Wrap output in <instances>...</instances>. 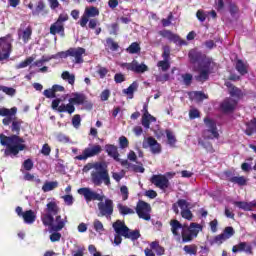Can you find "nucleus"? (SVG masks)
I'll use <instances>...</instances> for the list:
<instances>
[{
    "instance_id": "20",
    "label": "nucleus",
    "mask_w": 256,
    "mask_h": 256,
    "mask_svg": "<svg viewBox=\"0 0 256 256\" xmlns=\"http://www.w3.org/2000/svg\"><path fill=\"white\" fill-rule=\"evenodd\" d=\"M33 17H39L42 15L43 17L49 15V9H47V5L43 0H39L35 9L32 10Z\"/></svg>"
},
{
    "instance_id": "27",
    "label": "nucleus",
    "mask_w": 256,
    "mask_h": 256,
    "mask_svg": "<svg viewBox=\"0 0 256 256\" xmlns=\"http://www.w3.org/2000/svg\"><path fill=\"white\" fill-rule=\"evenodd\" d=\"M235 69L240 75H247V73H249V65L241 59L236 60Z\"/></svg>"
},
{
    "instance_id": "54",
    "label": "nucleus",
    "mask_w": 256,
    "mask_h": 256,
    "mask_svg": "<svg viewBox=\"0 0 256 256\" xmlns=\"http://www.w3.org/2000/svg\"><path fill=\"white\" fill-rule=\"evenodd\" d=\"M223 241H227L224 234H219L214 237L213 241L211 242V245H221Z\"/></svg>"
},
{
    "instance_id": "47",
    "label": "nucleus",
    "mask_w": 256,
    "mask_h": 256,
    "mask_svg": "<svg viewBox=\"0 0 256 256\" xmlns=\"http://www.w3.org/2000/svg\"><path fill=\"white\" fill-rule=\"evenodd\" d=\"M157 67H159L162 71H169L171 69V63L169 60H160L157 63Z\"/></svg>"
},
{
    "instance_id": "59",
    "label": "nucleus",
    "mask_w": 256,
    "mask_h": 256,
    "mask_svg": "<svg viewBox=\"0 0 256 256\" xmlns=\"http://www.w3.org/2000/svg\"><path fill=\"white\" fill-rule=\"evenodd\" d=\"M33 165V160L28 158L23 162L22 167L25 169V171H31V169H33Z\"/></svg>"
},
{
    "instance_id": "23",
    "label": "nucleus",
    "mask_w": 256,
    "mask_h": 256,
    "mask_svg": "<svg viewBox=\"0 0 256 256\" xmlns=\"http://www.w3.org/2000/svg\"><path fill=\"white\" fill-rule=\"evenodd\" d=\"M232 251L239 253V251H245L249 255H253V246L247 244V242H240L238 245L233 246Z\"/></svg>"
},
{
    "instance_id": "24",
    "label": "nucleus",
    "mask_w": 256,
    "mask_h": 256,
    "mask_svg": "<svg viewBox=\"0 0 256 256\" xmlns=\"http://www.w3.org/2000/svg\"><path fill=\"white\" fill-rule=\"evenodd\" d=\"M11 55V43H2L0 47V61L9 59Z\"/></svg>"
},
{
    "instance_id": "13",
    "label": "nucleus",
    "mask_w": 256,
    "mask_h": 256,
    "mask_svg": "<svg viewBox=\"0 0 256 256\" xmlns=\"http://www.w3.org/2000/svg\"><path fill=\"white\" fill-rule=\"evenodd\" d=\"M150 183H152V185H155V187H157L158 189H161V191H167L170 185L169 178H167V176L163 174L152 175V177L150 178Z\"/></svg>"
},
{
    "instance_id": "36",
    "label": "nucleus",
    "mask_w": 256,
    "mask_h": 256,
    "mask_svg": "<svg viewBox=\"0 0 256 256\" xmlns=\"http://www.w3.org/2000/svg\"><path fill=\"white\" fill-rule=\"evenodd\" d=\"M57 187H59V183L57 181L46 182L42 186V191L44 193H49V191H53V189H57Z\"/></svg>"
},
{
    "instance_id": "52",
    "label": "nucleus",
    "mask_w": 256,
    "mask_h": 256,
    "mask_svg": "<svg viewBox=\"0 0 256 256\" xmlns=\"http://www.w3.org/2000/svg\"><path fill=\"white\" fill-rule=\"evenodd\" d=\"M163 61H170L171 59V47L163 46V53H162Z\"/></svg>"
},
{
    "instance_id": "48",
    "label": "nucleus",
    "mask_w": 256,
    "mask_h": 256,
    "mask_svg": "<svg viewBox=\"0 0 256 256\" xmlns=\"http://www.w3.org/2000/svg\"><path fill=\"white\" fill-rule=\"evenodd\" d=\"M229 2V13L231 17H235L237 13H239V6L237 4L231 2V0H228Z\"/></svg>"
},
{
    "instance_id": "57",
    "label": "nucleus",
    "mask_w": 256,
    "mask_h": 256,
    "mask_svg": "<svg viewBox=\"0 0 256 256\" xmlns=\"http://www.w3.org/2000/svg\"><path fill=\"white\" fill-rule=\"evenodd\" d=\"M72 125L75 129H79L81 127V115L75 114L72 118Z\"/></svg>"
},
{
    "instance_id": "5",
    "label": "nucleus",
    "mask_w": 256,
    "mask_h": 256,
    "mask_svg": "<svg viewBox=\"0 0 256 256\" xmlns=\"http://www.w3.org/2000/svg\"><path fill=\"white\" fill-rule=\"evenodd\" d=\"M45 211L46 213L41 215V221L43 225H53V223H55V216L59 215V211H61L57 205V202H48Z\"/></svg>"
},
{
    "instance_id": "12",
    "label": "nucleus",
    "mask_w": 256,
    "mask_h": 256,
    "mask_svg": "<svg viewBox=\"0 0 256 256\" xmlns=\"http://www.w3.org/2000/svg\"><path fill=\"white\" fill-rule=\"evenodd\" d=\"M61 98H56L52 101L51 108L53 111H58V113H69V115L75 113V106L73 104H61Z\"/></svg>"
},
{
    "instance_id": "61",
    "label": "nucleus",
    "mask_w": 256,
    "mask_h": 256,
    "mask_svg": "<svg viewBox=\"0 0 256 256\" xmlns=\"http://www.w3.org/2000/svg\"><path fill=\"white\" fill-rule=\"evenodd\" d=\"M41 154L45 157H49L51 155V146H49L47 143H45L42 146V149L40 150Z\"/></svg>"
},
{
    "instance_id": "26",
    "label": "nucleus",
    "mask_w": 256,
    "mask_h": 256,
    "mask_svg": "<svg viewBox=\"0 0 256 256\" xmlns=\"http://www.w3.org/2000/svg\"><path fill=\"white\" fill-rule=\"evenodd\" d=\"M73 96H74L73 98L69 99L70 105L74 106V105H84L85 104V100L87 99L85 94L74 93Z\"/></svg>"
},
{
    "instance_id": "38",
    "label": "nucleus",
    "mask_w": 256,
    "mask_h": 256,
    "mask_svg": "<svg viewBox=\"0 0 256 256\" xmlns=\"http://www.w3.org/2000/svg\"><path fill=\"white\" fill-rule=\"evenodd\" d=\"M63 81H68L69 85H75V74L69 73V71H64L61 74Z\"/></svg>"
},
{
    "instance_id": "32",
    "label": "nucleus",
    "mask_w": 256,
    "mask_h": 256,
    "mask_svg": "<svg viewBox=\"0 0 256 256\" xmlns=\"http://www.w3.org/2000/svg\"><path fill=\"white\" fill-rule=\"evenodd\" d=\"M245 133L251 137L253 133H256V118H253L250 122L246 124Z\"/></svg>"
},
{
    "instance_id": "58",
    "label": "nucleus",
    "mask_w": 256,
    "mask_h": 256,
    "mask_svg": "<svg viewBox=\"0 0 256 256\" xmlns=\"http://www.w3.org/2000/svg\"><path fill=\"white\" fill-rule=\"evenodd\" d=\"M56 141H58V143H64L65 144V143H69L70 138L67 135L63 134V133H58L56 135Z\"/></svg>"
},
{
    "instance_id": "50",
    "label": "nucleus",
    "mask_w": 256,
    "mask_h": 256,
    "mask_svg": "<svg viewBox=\"0 0 256 256\" xmlns=\"http://www.w3.org/2000/svg\"><path fill=\"white\" fill-rule=\"evenodd\" d=\"M199 145H202L204 149H206L207 153H213L215 151V148H213V144L209 141H199Z\"/></svg>"
},
{
    "instance_id": "31",
    "label": "nucleus",
    "mask_w": 256,
    "mask_h": 256,
    "mask_svg": "<svg viewBox=\"0 0 256 256\" xmlns=\"http://www.w3.org/2000/svg\"><path fill=\"white\" fill-rule=\"evenodd\" d=\"M230 183H234L235 185H239V187H245L247 185V177L245 176H233L229 178Z\"/></svg>"
},
{
    "instance_id": "60",
    "label": "nucleus",
    "mask_w": 256,
    "mask_h": 256,
    "mask_svg": "<svg viewBox=\"0 0 256 256\" xmlns=\"http://www.w3.org/2000/svg\"><path fill=\"white\" fill-rule=\"evenodd\" d=\"M196 17L200 23H205V20L207 19V14L205 13L204 10H198L196 12Z\"/></svg>"
},
{
    "instance_id": "53",
    "label": "nucleus",
    "mask_w": 256,
    "mask_h": 256,
    "mask_svg": "<svg viewBox=\"0 0 256 256\" xmlns=\"http://www.w3.org/2000/svg\"><path fill=\"white\" fill-rule=\"evenodd\" d=\"M138 87H139V84L137 82H133L127 89H124V93L126 95H133V93L137 91Z\"/></svg>"
},
{
    "instance_id": "15",
    "label": "nucleus",
    "mask_w": 256,
    "mask_h": 256,
    "mask_svg": "<svg viewBox=\"0 0 256 256\" xmlns=\"http://www.w3.org/2000/svg\"><path fill=\"white\" fill-rule=\"evenodd\" d=\"M161 37L164 39H168V41H172L176 45L183 47V45H187V41L181 39L179 35L171 32V30H162L158 32Z\"/></svg>"
},
{
    "instance_id": "42",
    "label": "nucleus",
    "mask_w": 256,
    "mask_h": 256,
    "mask_svg": "<svg viewBox=\"0 0 256 256\" xmlns=\"http://www.w3.org/2000/svg\"><path fill=\"white\" fill-rule=\"evenodd\" d=\"M106 47L110 49V51H118L119 50V43L115 42L113 38L108 37L106 38Z\"/></svg>"
},
{
    "instance_id": "56",
    "label": "nucleus",
    "mask_w": 256,
    "mask_h": 256,
    "mask_svg": "<svg viewBox=\"0 0 256 256\" xmlns=\"http://www.w3.org/2000/svg\"><path fill=\"white\" fill-rule=\"evenodd\" d=\"M0 91H3V93L9 95L10 97H13V95H15L16 93V90L14 88L7 86H0Z\"/></svg>"
},
{
    "instance_id": "51",
    "label": "nucleus",
    "mask_w": 256,
    "mask_h": 256,
    "mask_svg": "<svg viewBox=\"0 0 256 256\" xmlns=\"http://www.w3.org/2000/svg\"><path fill=\"white\" fill-rule=\"evenodd\" d=\"M222 235H224L225 239H231L235 235V229L233 227L228 226L224 229Z\"/></svg>"
},
{
    "instance_id": "3",
    "label": "nucleus",
    "mask_w": 256,
    "mask_h": 256,
    "mask_svg": "<svg viewBox=\"0 0 256 256\" xmlns=\"http://www.w3.org/2000/svg\"><path fill=\"white\" fill-rule=\"evenodd\" d=\"M116 235L114 237V243L115 245H121L123 243L124 239H130L131 241H137L139 237H141V232L139 230H131L127 225H125V222H121V220H117L112 225Z\"/></svg>"
},
{
    "instance_id": "4",
    "label": "nucleus",
    "mask_w": 256,
    "mask_h": 256,
    "mask_svg": "<svg viewBox=\"0 0 256 256\" xmlns=\"http://www.w3.org/2000/svg\"><path fill=\"white\" fill-rule=\"evenodd\" d=\"M91 181L96 187H101V185H111V177H109V170H107V165L102 162L101 165H96V170L91 173Z\"/></svg>"
},
{
    "instance_id": "2",
    "label": "nucleus",
    "mask_w": 256,
    "mask_h": 256,
    "mask_svg": "<svg viewBox=\"0 0 256 256\" xmlns=\"http://www.w3.org/2000/svg\"><path fill=\"white\" fill-rule=\"evenodd\" d=\"M79 195H83L86 203H91V201H100L98 203V210L100 213V217H111L114 211L113 200L107 198L105 199L104 195H101L95 191H93L89 187H83L78 189ZM103 199L105 201L103 202Z\"/></svg>"
},
{
    "instance_id": "7",
    "label": "nucleus",
    "mask_w": 256,
    "mask_h": 256,
    "mask_svg": "<svg viewBox=\"0 0 256 256\" xmlns=\"http://www.w3.org/2000/svg\"><path fill=\"white\" fill-rule=\"evenodd\" d=\"M179 207L181 209V217L187 221H193V212L189 209V202L185 199H179L176 203L172 205V211L176 215H179Z\"/></svg>"
},
{
    "instance_id": "62",
    "label": "nucleus",
    "mask_w": 256,
    "mask_h": 256,
    "mask_svg": "<svg viewBox=\"0 0 256 256\" xmlns=\"http://www.w3.org/2000/svg\"><path fill=\"white\" fill-rule=\"evenodd\" d=\"M50 241L52 243H57V241H61V233H59V231H54L51 235H50Z\"/></svg>"
},
{
    "instance_id": "45",
    "label": "nucleus",
    "mask_w": 256,
    "mask_h": 256,
    "mask_svg": "<svg viewBox=\"0 0 256 256\" xmlns=\"http://www.w3.org/2000/svg\"><path fill=\"white\" fill-rule=\"evenodd\" d=\"M35 61V58L33 57H28L24 61L20 62L18 65H16V69H25V67H29L31 63Z\"/></svg>"
},
{
    "instance_id": "55",
    "label": "nucleus",
    "mask_w": 256,
    "mask_h": 256,
    "mask_svg": "<svg viewBox=\"0 0 256 256\" xmlns=\"http://www.w3.org/2000/svg\"><path fill=\"white\" fill-rule=\"evenodd\" d=\"M102 163L103 162L88 163L84 166L83 171L84 173L91 171V169H95V171H97V165H101Z\"/></svg>"
},
{
    "instance_id": "35",
    "label": "nucleus",
    "mask_w": 256,
    "mask_h": 256,
    "mask_svg": "<svg viewBox=\"0 0 256 256\" xmlns=\"http://www.w3.org/2000/svg\"><path fill=\"white\" fill-rule=\"evenodd\" d=\"M118 211L120 213V215H135V210L129 208L128 206H125L123 204H118Z\"/></svg>"
},
{
    "instance_id": "49",
    "label": "nucleus",
    "mask_w": 256,
    "mask_h": 256,
    "mask_svg": "<svg viewBox=\"0 0 256 256\" xmlns=\"http://www.w3.org/2000/svg\"><path fill=\"white\" fill-rule=\"evenodd\" d=\"M183 249L188 255H197V245L195 244L186 245Z\"/></svg>"
},
{
    "instance_id": "33",
    "label": "nucleus",
    "mask_w": 256,
    "mask_h": 256,
    "mask_svg": "<svg viewBox=\"0 0 256 256\" xmlns=\"http://www.w3.org/2000/svg\"><path fill=\"white\" fill-rule=\"evenodd\" d=\"M170 225L173 235H175L176 237L179 236V229H183V225L181 224V222H179V220H171Z\"/></svg>"
},
{
    "instance_id": "41",
    "label": "nucleus",
    "mask_w": 256,
    "mask_h": 256,
    "mask_svg": "<svg viewBox=\"0 0 256 256\" xmlns=\"http://www.w3.org/2000/svg\"><path fill=\"white\" fill-rule=\"evenodd\" d=\"M157 121V118L154 116H142V125L145 129H149L151 127V122Z\"/></svg>"
},
{
    "instance_id": "63",
    "label": "nucleus",
    "mask_w": 256,
    "mask_h": 256,
    "mask_svg": "<svg viewBox=\"0 0 256 256\" xmlns=\"http://www.w3.org/2000/svg\"><path fill=\"white\" fill-rule=\"evenodd\" d=\"M119 143L121 149H127V147H129V140L125 136L119 138Z\"/></svg>"
},
{
    "instance_id": "30",
    "label": "nucleus",
    "mask_w": 256,
    "mask_h": 256,
    "mask_svg": "<svg viewBox=\"0 0 256 256\" xmlns=\"http://www.w3.org/2000/svg\"><path fill=\"white\" fill-rule=\"evenodd\" d=\"M19 37H22L23 43H29L31 41V35H33V28L31 26H28L25 30L22 32H18Z\"/></svg>"
},
{
    "instance_id": "19",
    "label": "nucleus",
    "mask_w": 256,
    "mask_h": 256,
    "mask_svg": "<svg viewBox=\"0 0 256 256\" xmlns=\"http://www.w3.org/2000/svg\"><path fill=\"white\" fill-rule=\"evenodd\" d=\"M206 56L207 55L197 49H192L188 53V58L192 65H197V63H201V61H205Z\"/></svg>"
},
{
    "instance_id": "37",
    "label": "nucleus",
    "mask_w": 256,
    "mask_h": 256,
    "mask_svg": "<svg viewBox=\"0 0 256 256\" xmlns=\"http://www.w3.org/2000/svg\"><path fill=\"white\" fill-rule=\"evenodd\" d=\"M126 52L130 55H136L137 53H141V46L137 42H133L126 48Z\"/></svg>"
},
{
    "instance_id": "29",
    "label": "nucleus",
    "mask_w": 256,
    "mask_h": 256,
    "mask_svg": "<svg viewBox=\"0 0 256 256\" xmlns=\"http://www.w3.org/2000/svg\"><path fill=\"white\" fill-rule=\"evenodd\" d=\"M22 218L24 219V223H27V225H33L37 219V215H35L33 210H28L23 213Z\"/></svg>"
},
{
    "instance_id": "6",
    "label": "nucleus",
    "mask_w": 256,
    "mask_h": 256,
    "mask_svg": "<svg viewBox=\"0 0 256 256\" xmlns=\"http://www.w3.org/2000/svg\"><path fill=\"white\" fill-rule=\"evenodd\" d=\"M204 123L208 129L204 130L202 137L205 141L219 139V131L217 130V122L215 120L206 117L204 118Z\"/></svg>"
},
{
    "instance_id": "8",
    "label": "nucleus",
    "mask_w": 256,
    "mask_h": 256,
    "mask_svg": "<svg viewBox=\"0 0 256 256\" xmlns=\"http://www.w3.org/2000/svg\"><path fill=\"white\" fill-rule=\"evenodd\" d=\"M59 57L61 59H67V57H72L74 60V63L81 64L83 63V55H85V48L83 47H77V48H69L66 51H62L58 53Z\"/></svg>"
},
{
    "instance_id": "40",
    "label": "nucleus",
    "mask_w": 256,
    "mask_h": 256,
    "mask_svg": "<svg viewBox=\"0 0 256 256\" xmlns=\"http://www.w3.org/2000/svg\"><path fill=\"white\" fill-rule=\"evenodd\" d=\"M199 75L196 76V81H207L209 79V75H211V70H203L199 68Z\"/></svg>"
},
{
    "instance_id": "22",
    "label": "nucleus",
    "mask_w": 256,
    "mask_h": 256,
    "mask_svg": "<svg viewBox=\"0 0 256 256\" xmlns=\"http://www.w3.org/2000/svg\"><path fill=\"white\" fill-rule=\"evenodd\" d=\"M105 150H106V153H108V156L112 157L114 161H117L120 164H121V161H125L119 158V151L117 150V146L113 144H107L105 146Z\"/></svg>"
},
{
    "instance_id": "64",
    "label": "nucleus",
    "mask_w": 256,
    "mask_h": 256,
    "mask_svg": "<svg viewBox=\"0 0 256 256\" xmlns=\"http://www.w3.org/2000/svg\"><path fill=\"white\" fill-rule=\"evenodd\" d=\"M119 23L115 22L110 25V35H118Z\"/></svg>"
},
{
    "instance_id": "11",
    "label": "nucleus",
    "mask_w": 256,
    "mask_h": 256,
    "mask_svg": "<svg viewBox=\"0 0 256 256\" xmlns=\"http://www.w3.org/2000/svg\"><path fill=\"white\" fill-rule=\"evenodd\" d=\"M151 204L139 200L136 205V213L140 219H144V221H151Z\"/></svg>"
},
{
    "instance_id": "39",
    "label": "nucleus",
    "mask_w": 256,
    "mask_h": 256,
    "mask_svg": "<svg viewBox=\"0 0 256 256\" xmlns=\"http://www.w3.org/2000/svg\"><path fill=\"white\" fill-rule=\"evenodd\" d=\"M199 65V69H203L204 71H211V65L213 64V60L211 58H207L205 56V59L201 61Z\"/></svg>"
},
{
    "instance_id": "10",
    "label": "nucleus",
    "mask_w": 256,
    "mask_h": 256,
    "mask_svg": "<svg viewBox=\"0 0 256 256\" xmlns=\"http://www.w3.org/2000/svg\"><path fill=\"white\" fill-rule=\"evenodd\" d=\"M101 151H103L101 145H91L90 147L85 148L82 154L76 156L75 159L77 161H87V159H90L91 157H97V155H100Z\"/></svg>"
},
{
    "instance_id": "44",
    "label": "nucleus",
    "mask_w": 256,
    "mask_h": 256,
    "mask_svg": "<svg viewBox=\"0 0 256 256\" xmlns=\"http://www.w3.org/2000/svg\"><path fill=\"white\" fill-rule=\"evenodd\" d=\"M166 137L170 147H175V143H177V138H175V135L173 134V132H171V130H166Z\"/></svg>"
},
{
    "instance_id": "1",
    "label": "nucleus",
    "mask_w": 256,
    "mask_h": 256,
    "mask_svg": "<svg viewBox=\"0 0 256 256\" xmlns=\"http://www.w3.org/2000/svg\"><path fill=\"white\" fill-rule=\"evenodd\" d=\"M17 114V107H13L11 109L8 108H0V117H5L2 120V124L5 125V127L11 125L10 129L13 134L11 136H5V134H0V143L4 147H7L4 151V154L6 157H9L10 155H19L20 151H25L27 149V146L23 143H25V139L21 138L19 134L21 133V125H23V120L12 117V115ZM12 123V124H11Z\"/></svg>"
},
{
    "instance_id": "21",
    "label": "nucleus",
    "mask_w": 256,
    "mask_h": 256,
    "mask_svg": "<svg viewBox=\"0 0 256 256\" xmlns=\"http://www.w3.org/2000/svg\"><path fill=\"white\" fill-rule=\"evenodd\" d=\"M224 85L229 89L228 92L230 97H235L236 101H239V99L243 97V91H241V89H239L237 86L233 85V83L228 81L225 82Z\"/></svg>"
},
{
    "instance_id": "28",
    "label": "nucleus",
    "mask_w": 256,
    "mask_h": 256,
    "mask_svg": "<svg viewBox=\"0 0 256 256\" xmlns=\"http://www.w3.org/2000/svg\"><path fill=\"white\" fill-rule=\"evenodd\" d=\"M236 207L239 209H243V211H253L256 207V202H243V201H237L234 203Z\"/></svg>"
},
{
    "instance_id": "9",
    "label": "nucleus",
    "mask_w": 256,
    "mask_h": 256,
    "mask_svg": "<svg viewBox=\"0 0 256 256\" xmlns=\"http://www.w3.org/2000/svg\"><path fill=\"white\" fill-rule=\"evenodd\" d=\"M65 21H69V15L60 14L50 26V35H65Z\"/></svg>"
},
{
    "instance_id": "17",
    "label": "nucleus",
    "mask_w": 256,
    "mask_h": 256,
    "mask_svg": "<svg viewBox=\"0 0 256 256\" xmlns=\"http://www.w3.org/2000/svg\"><path fill=\"white\" fill-rule=\"evenodd\" d=\"M142 147L143 149L150 148L153 155H159V153H161V144H159L153 136L148 137L146 141L143 142Z\"/></svg>"
},
{
    "instance_id": "16",
    "label": "nucleus",
    "mask_w": 256,
    "mask_h": 256,
    "mask_svg": "<svg viewBox=\"0 0 256 256\" xmlns=\"http://www.w3.org/2000/svg\"><path fill=\"white\" fill-rule=\"evenodd\" d=\"M99 16V9L95 6H91L86 8L84 14L81 16L79 21L80 27H87V23H89L90 17H97Z\"/></svg>"
},
{
    "instance_id": "25",
    "label": "nucleus",
    "mask_w": 256,
    "mask_h": 256,
    "mask_svg": "<svg viewBox=\"0 0 256 256\" xmlns=\"http://www.w3.org/2000/svg\"><path fill=\"white\" fill-rule=\"evenodd\" d=\"M122 167H126V169H131L134 173H145V168L143 166L135 165L129 163V160L121 161Z\"/></svg>"
},
{
    "instance_id": "46",
    "label": "nucleus",
    "mask_w": 256,
    "mask_h": 256,
    "mask_svg": "<svg viewBox=\"0 0 256 256\" xmlns=\"http://www.w3.org/2000/svg\"><path fill=\"white\" fill-rule=\"evenodd\" d=\"M193 239H195V237L187 229L182 231L183 243H189V242L193 241Z\"/></svg>"
},
{
    "instance_id": "18",
    "label": "nucleus",
    "mask_w": 256,
    "mask_h": 256,
    "mask_svg": "<svg viewBox=\"0 0 256 256\" xmlns=\"http://www.w3.org/2000/svg\"><path fill=\"white\" fill-rule=\"evenodd\" d=\"M54 221L51 225H44V227H50V231H63L67 224V217L63 219L61 215H56Z\"/></svg>"
},
{
    "instance_id": "43",
    "label": "nucleus",
    "mask_w": 256,
    "mask_h": 256,
    "mask_svg": "<svg viewBox=\"0 0 256 256\" xmlns=\"http://www.w3.org/2000/svg\"><path fill=\"white\" fill-rule=\"evenodd\" d=\"M199 229H201V225H199L197 223H191L190 227L187 228L189 233L192 234V236H194V237H197V235H199Z\"/></svg>"
},
{
    "instance_id": "14",
    "label": "nucleus",
    "mask_w": 256,
    "mask_h": 256,
    "mask_svg": "<svg viewBox=\"0 0 256 256\" xmlns=\"http://www.w3.org/2000/svg\"><path fill=\"white\" fill-rule=\"evenodd\" d=\"M237 105H239V100L227 97L220 104V109L222 113L225 114L234 113L235 109H237Z\"/></svg>"
},
{
    "instance_id": "34",
    "label": "nucleus",
    "mask_w": 256,
    "mask_h": 256,
    "mask_svg": "<svg viewBox=\"0 0 256 256\" xmlns=\"http://www.w3.org/2000/svg\"><path fill=\"white\" fill-rule=\"evenodd\" d=\"M149 71V66L146 64H139V62H137V60L134 61V70L133 73H145Z\"/></svg>"
}]
</instances>
